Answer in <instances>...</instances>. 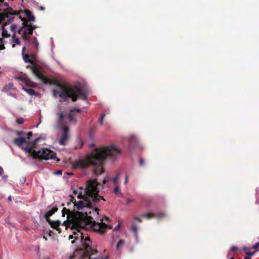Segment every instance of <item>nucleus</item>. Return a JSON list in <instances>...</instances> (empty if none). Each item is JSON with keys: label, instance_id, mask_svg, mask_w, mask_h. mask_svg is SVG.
Here are the masks:
<instances>
[{"label": "nucleus", "instance_id": "f257e3e1", "mask_svg": "<svg viewBox=\"0 0 259 259\" xmlns=\"http://www.w3.org/2000/svg\"><path fill=\"white\" fill-rule=\"evenodd\" d=\"M96 185L94 181H89L86 189V195L83 196L79 193L78 196L79 200L78 201H76L74 196L70 195V201L67 204L69 208H64L62 211L63 217H65L66 214H67V220L63 223L66 229L70 227L72 230L79 231L81 228V222L83 219L87 218V213L79 210H83L84 208H92L98 201L96 196L98 191Z\"/></svg>", "mask_w": 259, "mask_h": 259}, {"label": "nucleus", "instance_id": "f03ea898", "mask_svg": "<svg viewBox=\"0 0 259 259\" xmlns=\"http://www.w3.org/2000/svg\"><path fill=\"white\" fill-rule=\"evenodd\" d=\"M121 150L114 146L96 148L85 158L75 161L73 166L75 168H84L90 165L96 166L93 172L96 176L104 172L103 164L107 158L114 159L119 155Z\"/></svg>", "mask_w": 259, "mask_h": 259}, {"label": "nucleus", "instance_id": "7ed1b4c3", "mask_svg": "<svg viewBox=\"0 0 259 259\" xmlns=\"http://www.w3.org/2000/svg\"><path fill=\"white\" fill-rule=\"evenodd\" d=\"M42 80L46 83L56 85L60 88L61 91L53 90V91L54 96L58 95L61 98L60 102L65 101L67 98H71L72 101L75 102L78 97L82 100H87L88 97L86 92L79 87L76 85L68 86L62 83L59 80L52 77H45Z\"/></svg>", "mask_w": 259, "mask_h": 259}, {"label": "nucleus", "instance_id": "20e7f679", "mask_svg": "<svg viewBox=\"0 0 259 259\" xmlns=\"http://www.w3.org/2000/svg\"><path fill=\"white\" fill-rule=\"evenodd\" d=\"M83 229H80L79 231L73 232V235L75 236V240L80 239L82 242V248L80 249L83 250V252L81 255V258H84L85 257H89V259H97L99 257H91V256L96 254L98 251L95 249H92L90 245L91 242L90 238L89 236H87L84 238L83 233L81 231Z\"/></svg>", "mask_w": 259, "mask_h": 259}, {"label": "nucleus", "instance_id": "39448f33", "mask_svg": "<svg viewBox=\"0 0 259 259\" xmlns=\"http://www.w3.org/2000/svg\"><path fill=\"white\" fill-rule=\"evenodd\" d=\"M82 212L87 213V218H84V219H83V220L81 222V225L82 226L81 229H84L85 228V226L89 225L94 231L99 232L102 234L105 233L108 225L102 222L96 223V221H94L93 218L91 215H89L91 214L92 213H93V215H97L96 213H93L92 210L87 209Z\"/></svg>", "mask_w": 259, "mask_h": 259}, {"label": "nucleus", "instance_id": "423d86ee", "mask_svg": "<svg viewBox=\"0 0 259 259\" xmlns=\"http://www.w3.org/2000/svg\"><path fill=\"white\" fill-rule=\"evenodd\" d=\"M94 181L95 182H96V188L97 189V198L98 199V201L97 202L95 203V205H93V206L92 207V208H84L83 210H82L83 211L86 210L87 209H89V210H93V213H96V214H98V211H99V209L96 208V205L99 203V201H100V199H101L103 200H105L104 197L103 196H100L99 195V188H98V186L100 185V183L97 181V179H89L87 181V183H86V186H85V189H84V194H82V192L81 191H79V192H78V190H74L73 191V194L74 195H79V193H81V194L83 196H85L86 195V193H85V191H86V189L87 188V185H88V183L89 181ZM78 195H77L78 196Z\"/></svg>", "mask_w": 259, "mask_h": 259}, {"label": "nucleus", "instance_id": "0eeeda50", "mask_svg": "<svg viewBox=\"0 0 259 259\" xmlns=\"http://www.w3.org/2000/svg\"><path fill=\"white\" fill-rule=\"evenodd\" d=\"M23 22L24 32L22 34V38L25 41L29 40L30 38V35L33 33V30L37 28L36 25H33L31 24L28 23V21L24 18H22L21 16L19 17Z\"/></svg>", "mask_w": 259, "mask_h": 259}, {"label": "nucleus", "instance_id": "6e6552de", "mask_svg": "<svg viewBox=\"0 0 259 259\" xmlns=\"http://www.w3.org/2000/svg\"><path fill=\"white\" fill-rule=\"evenodd\" d=\"M37 154L38 155L37 159L38 158L45 160L55 159L56 156L55 152L48 148H44L41 151L39 150L38 151H37Z\"/></svg>", "mask_w": 259, "mask_h": 259}, {"label": "nucleus", "instance_id": "1a4fd4ad", "mask_svg": "<svg viewBox=\"0 0 259 259\" xmlns=\"http://www.w3.org/2000/svg\"><path fill=\"white\" fill-rule=\"evenodd\" d=\"M69 128L67 126H64L63 128V134L61 136L59 140V143L60 145H65L67 142V141L69 139Z\"/></svg>", "mask_w": 259, "mask_h": 259}, {"label": "nucleus", "instance_id": "9d476101", "mask_svg": "<svg viewBox=\"0 0 259 259\" xmlns=\"http://www.w3.org/2000/svg\"><path fill=\"white\" fill-rule=\"evenodd\" d=\"M22 149L28 154V157L32 156L33 159H37V157L38 156L37 151L33 149V147L27 146L26 147L22 148Z\"/></svg>", "mask_w": 259, "mask_h": 259}, {"label": "nucleus", "instance_id": "9b49d317", "mask_svg": "<svg viewBox=\"0 0 259 259\" xmlns=\"http://www.w3.org/2000/svg\"><path fill=\"white\" fill-rule=\"evenodd\" d=\"M41 67L36 64L32 70V72L39 79L43 80L45 76L41 71Z\"/></svg>", "mask_w": 259, "mask_h": 259}, {"label": "nucleus", "instance_id": "f8f14e48", "mask_svg": "<svg viewBox=\"0 0 259 259\" xmlns=\"http://www.w3.org/2000/svg\"><path fill=\"white\" fill-rule=\"evenodd\" d=\"M51 227L54 229H56L59 233L61 232V229L60 228V225L61 224V222L60 221L58 220L56 221H53L51 220H49V221H47Z\"/></svg>", "mask_w": 259, "mask_h": 259}, {"label": "nucleus", "instance_id": "ddd939ff", "mask_svg": "<svg viewBox=\"0 0 259 259\" xmlns=\"http://www.w3.org/2000/svg\"><path fill=\"white\" fill-rule=\"evenodd\" d=\"M13 143L17 146L21 147L23 144L26 143V141L25 137H20L15 138L13 140Z\"/></svg>", "mask_w": 259, "mask_h": 259}, {"label": "nucleus", "instance_id": "4468645a", "mask_svg": "<svg viewBox=\"0 0 259 259\" xmlns=\"http://www.w3.org/2000/svg\"><path fill=\"white\" fill-rule=\"evenodd\" d=\"M20 79L22 80L26 85L32 88L36 87L35 83L32 82L30 79L26 77H21Z\"/></svg>", "mask_w": 259, "mask_h": 259}, {"label": "nucleus", "instance_id": "2eb2a0df", "mask_svg": "<svg viewBox=\"0 0 259 259\" xmlns=\"http://www.w3.org/2000/svg\"><path fill=\"white\" fill-rule=\"evenodd\" d=\"M58 210V208L57 207H54L53 208H52L51 210L47 211L45 214V218L47 221H49V220H50V217L53 214H54L56 212H57Z\"/></svg>", "mask_w": 259, "mask_h": 259}, {"label": "nucleus", "instance_id": "dca6fc26", "mask_svg": "<svg viewBox=\"0 0 259 259\" xmlns=\"http://www.w3.org/2000/svg\"><path fill=\"white\" fill-rule=\"evenodd\" d=\"M25 14L28 19V22L29 21H34L35 20L34 16L32 14L31 12L28 10L25 11Z\"/></svg>", "mask_w": 259, "mask_h": 259}, {"label": "nucleus", "instance_id": "f3484780", "mask_svg": "<svg viewBox=\"0 0 259 259\" xmlns=\"http://www.w3.org/2000/svg\"><path fill=\"white\" fill-rule=\"evenodd\" d=\"M12 47L14 48L15 47V45H19L20 44V39L19 38L17 37L15 34H13L12 36Z\"/></svg>", "mask_w": 259, "mask_h": 259}, {"label": "nucleus", "instance_id": "a211bd4d", "mask_svg": "<svg viewBox=\"0 0 259 259\" xmlns=\"http://www.w3.org/2000/svg\"><path fill=\"white\" fill-rule=\"evenodd\" d=\"M57 115L58 116V122L60 124H62L65 118L64 114L62 112H59L57 113Z\"/></svg>", "mask_w": 259, "mask_h": 259}, {"label": "nucleus", "instance_id": "6ab92c4d", "mask_svg": "<svg viewBox=\"0 0 259 259\" xmlns=\"http://www.w3.org/2000/svg\"><path fill=\"white\" fill-rule=\"evenodd\" d=\"M6 24H4L2 27V35L5 37H9L10 36V34L8 33V31L5 28V26Z\"/></svg>", "mask_w": 259, "mask_h": 259}, {"label": "nucleus", "instance_id": "aec40b11", "mask_svg": "<svg viewBox=\"0 0 259 259\" xmlns=\"http://www.w3.org/2000/svg\"><path fill=\"white\" fill-rule=\"evenodd\" d=\"M114 192L117 196H122V194L121 192L119 187L117 185H116L114 189Z\"/></svg>", "mask_w": 259, "mask_h": 259}, {"label": "nucleus", "instance_id": "412c9836", "mask_svg": "<svg viewBox=\"0 0 259 259\" xmlns=\"http://www.w3.org/2000/svg\"><path fill=\"white\" fill-rule=\"evenodd\" d=\"M29 61H29V63H30V64H36L35 63L36 55L33 54L29 55Z\"/></svg>", "mask_w": 259, "mask_h": 259}, {"label": "nucleus", "instance_id": "4be33fe9", "mask_svg": "<svg viewBox=\"0 0 259 259\" xmlns=\"http://www.w3.org/2000/svg\"><path fill=\"white\" fill-rule=\"evenodd\" d=\"M68 118L69 120L71 121H74L75 118V115L74 113L73 112V111H71L68 114Z\"/></svg>", "mask_w": 259, "mask_h": 259}, {"label": "nucleus", "instance_id": "5701e85b", "mask_svg": "<svg viewBox=\"0 0 259 259\" xmlns=\"http://www.w3.org/2000/svg\"><path fill=\"white\" fill-rule=\"evenodd\" d=\"M142 217L149 219L151 218H154L155 217V215L152 213H148L142 214Z\"/></svg>", "mask_w": 259, "mask_h": 259}, {"label": "nucleus", "instance_id": "b1692460", "mask_svg": "<svg viewBox=\"0 0 259 259\" xmlns=\"http://www.w3.org/2000/svg\"><path fill=\"white\" fill-rule=\"evenodd\" d=\"M24 90L29 95H34L36 96L37 94L32 89H24Z\"/></svg>", "mask_w": 259, "mask_h": 259}, {"label": "nucleus", "instance_id": "393cba45", "mask_svg": "<svg viewBox=\"0 0 259 259\" xmlns=\"http://www.w3.org/2000/svg\"><path fill=\"white\" fill-rule=\"evenodd\" d=\"M17 29V25L14 24L11 25L10 30L13 32V34H15Z\"/></svg>", "mask_w": 259, "mask_h": 259}, {"label": "nucleus", "instance_id": "a878e982", "mask_svg": "<svg viewBox=\"0 0 259 259\" xmlns=\"http://www.w3.org/2000/svg\"><path fill=\"white\" fill-rule=\"evenodd\" d=\"M124 242L123 240L120 239L116 244V249H119L121 246L123 245Z\"/></svg>", "mask_w": 259, "mask_h": 259}, {"label": "nucleus", "instance_id": "bb28decb", "mask_svg": "<svg viewBox=\"0 0 259 259\" xmlns=\"http://www.w3.org/2000/svg\"><path fill=\"white\" fill-rule=\"evenodd\" d=\"M23 59L25 63H29V55L27 54H24L22 55Z\"/></svg>", "mask_w": 259, "mask_h": 259}, {"label": "nucleus", "instance_id": "cd10ccee", "mask_svg": "<svg viewBox=\"0 0 259 259\" xmlns=\"http://www.w3.org/2000/svg\"><path fill=\"white\" fill-rule=\"evenodd\" d=\"M131 230L133 232H134L136 234H137L138 228L135 224H132V227H131Z\"/></svg>", "mask_w": 259, "mask_h": 259}, {"label": "nucleus", "instance_id": "c85d7f7f", "mask_svg": "<svg viewBox=\"0 0 259 259\" xmlns=\"http://www.w3.org/2000/svg\"><path fill=\"white\" fill-rule=\"evenodd\" d=\"M5 49V47L4 46L3 38H2L0 39V51L3 50Z\"/></svg>", "mask_w": 259, "mask_h": 259}, {"label": "nucleus", "instance_id": "c756f323", "mask_svg": "<svg viewBox=\"0 0 259 259\" xmlns=\"http://www.w3.org/2000/svg\"><path fill=\"white\" fill-rule=\"evenodd\" d=\"M16 31H17L18 33H19V34H21V37H22L23 32H24L23 25H22V26L21 28H20L19 29L17 30Z\"/></svg>", "mask_w": 259, "mask_h": 259}, {"label": "nucleus", "instance_id": "7c9ffc66", "mask_svg": "<svg viewBox=\"0 0 259 259\" xmlns=\"http://www.w3.org/2000/svg\"><path fill=\"white\" fill-rule=\"evenodd\" d=\"M251 249H252V247L248 248L247 247H244L243 248V250L244 251V252L245 254H246V252L248 253V252H250Z\"/></svg>", "mask_w": 259, "mask_h": 259}, {"label": "nucleus", "instance_id": "2f4dec72", "mask_svg": "<svg viewBox=\"0 0 259 259\" xmlns=\"http://www.w3.org/2000/svg\"><path fill=\"white\" fill-rule=\"evenodd\" d=\"M252 248L256 251L259 250V241L255 243V245L252 247Z\"/></svg>", "mask_w": 259, "mask_h": 259}, {"label": "nucleus", "instance_id": "473e14b6", "mask_svg": "<svg viewBox=\"0 0 259 259\" xmlns=\"http://www.w3.org/2000/svg\"><path fill=\"white\" fill-rule=\"evenodd\" d=\"M31 65H27L26 66V68L27 69H30L31 71L32 70V69L34 68V67L35 66V65L36 64H30Z\"/></svg>", "mask_w": 259, "mask_h": 259}, {"label": "nucleus", "instance_id": "72a5a7b5", "mask_svg": "<svg viewBox=\"0 0 259 259\" xmlns=\"http://www.w3.org/2000/svg\"><path fill=\"white\" fill-rule=\"evenodd\" d=\"M105 116V115L104 114H102L101 116L100 121H99L101 125H103V120H104Z\"/></svg>", "mask_w": 259, "mask_h": 259}, {"label": "nucleus", "instance_id": "f704fd0d", "mask_svg": "<svg viewBox=\"0 0 259 259\" xmlns=\"http://www.w3.org/2000/svg\"><path fill=\"white\" fill-rule=\"evenodd\" d=\"M238 249H238V247H237L236 246H233L231 248V251L233 252H235V251H237Z\"/></svg>", "mask_w": 259, "mask_h": 259}, {"label": "nucleus", "instance_id": "c9c22d12", "mask_svg": "<svg viewBox=\"0 0 259 259\" xmlns=\"http://www.w3.org/2000/svg\"><path fill=\"white\" fill-rule=\"evenodd\" d=\"M18 124H21L23 123L24 120L22 118H18L16 120Z\"/></svg>", "mask_w": 259, "mask_h": 259}, {"label": "nucleus", "instance_id": "e433bc0d", "mask_svg": "<svg viewBox=\"0 0 259 259\" xmlns=\"http://www.w3.org/2000/svg\"><path fill=\"white\" fill-rule=\"evenodd\" d=\"M136 140V138L134 136H131L128 138V141L131 143L132 141H134Z\"/></svg>", "mask_w": 259, "mask_h": 259}, {"label": "nucleus", "instance_id": "4c0bfd02", "mask_svg": "<svg viewBox=\"0 0 259 259\" xmlns=\"http://www.w3.org/2000/svg\"><path fill=\"white\" fill-rule=\"evenodd\" d=\"M256 251H257L255 250H254V251H253V252L250 251V252H248H248H247H247H246V254H247V255L248 256H251L253 255H254V254L255 253V252Z\"/></svg>", "mask_w": 259, "mask_h": 259}, {"label": "nucleus", "instance_id": "58836bf2", "mask_svg": "<svg viewBox=\"0 0 259 259\" xmlns=\"http://www.w3.org/2000/svg\"><path fill=\"white\" fill-rule=\"evenodd\" d=\"M118 175H117L116 177H115L112 179V182H113L114 184L117 183V180H118Z\"/></svg>", "mask_w": 259, "mask_h": 259}, {"label": "nucleus", "instance_id": "ea45409f", "mask_svg": "<svg viewBox=\"0 0 259 259\" xmlns=\"http://www.w3.org/2000/svg\"><path fill=\"white\" fill-rule=\"evenodd\" d=\"M165 216V214L163 212H160L157 214V217L159 218H162Z\"/></svg>", "mask_w": 259, "mask_h": 259}, {"label": "nucleus", "instance_id": "a19ab883", "mask_svg": "<svg viewBox=\"0 0 259 259\" xmlns=\"http://www.w3.org/2000/svg\"><path fill=\"white\" fill-rule=\"evenodd\" d=\"M73 112H77V113H80L81 111L80 109L79 108H74L73 110H72Z\"/></svg>", "mask_w": 259, "mask_h": 259}, {"label": "nucleus", "instance_id": "79ce46f5", "mask_svg": "<svg viewBox=\"0 0 259 259\" xmlns=\"http://www.w3.org/2000/svg\"><path fill=\"white\" fill-rule=\"evenodd\" d=\"M32 44L36 47V48L38 47V42L36 41V39L32 41Z\"/></svg>", "mask_w": 259, "mask_h": 259}, {"label": "nucleus", "instance_id": "37998d69", "mask_svg": "<svg viewBox=\"0 0 259 259\" xmlns=\"http://www.w3.org/2000/svg\"><path fill=\"white\" fill-rule=\"evenodd\" d=\"M134 220L137 221L140 223H141L142 222V220L139 217H136L134 218Z\"/></svg>", "mask_w": 259, "mask_h": 259}, {"label": "nucleus", "instance_id": "c03bdc74", "mask_svg": "<svg viewBox=\"0 0 259 259\" xmlns=\"http://www.w3.org/2000/svg\"><path fill=\"white\" fill-rule=\"evenodd\" d=\"M120 224L119 223H118V224L114 228V231L118 230L120 228Z\"/></svg>", "mask_w": 259, "mask_h": 259}, {"label": "nucleus", "instance_id": "a18cd8bd", "mask_svg": "<svg viewBox=\"0 0 259 259\" xmlns=\"http://www.w3.org/2000/svg\"><path fill=\"white\" fill-rule=\"evenodd\" d=\"M16 133L19 136H21L23 134V132L21 131H17L16 132Z\"/></svg>", "mask_w": 259, "mask_h": 259}, {"label": "nucleus", "instance_id": "49530a36", "mask_svg": "<svg viewBox=\"0 0 259 259\" xmlns=\"http://www.w3.org/2000/svg\"><path fill=\"white\" fill-rule=\"evenodd\" d=\"M144 160L142 158H140V160H139V165L140 166H143L144 165Z\"/></svg>", "mask_w": 259, "mask_h": 259}, {"label": "nucleus", "instance_id": "de8ad7c7", "mask_svg": "<svg viewBox=\"0 0 259 259\" xmlns=\"http://www.w3.org/2000/svg\"><path fill=\"white\" fill-rule=\"evenodd\" d=\"M133 199H130V198H128V199H127V200L126 204H130V203H131L132 202H133Z\"/></svg>", "mask_w": 259, "mask_h": 259}, {"label": "nucleus", "instance_id": "09e8293b", "mask_svg": "<svg viewBox=\"0 0 259 259\" xmlns=\"http://www.w3.org/2000/svg\"><path fill=\"white\" fill-rule=\"evenodd\" d=\"M32 136V132H30L27 133V136H28V139H30V137H31Z\"/></svg>", "mask_w": 259, "mask_h": 259}, {"label": "nucleus", "instance_id": "8fccbe9b", "mask_svg": "<svg viewBox=\"0 0 259 259\" xmlns=\"http://www.w3.org/2000/svg\"><path fill=\"white\" fill-rule=\"evenodd\" d=\"M4 172V170L2 167L0 166V176H1Z\"/></svg>", "mask_w": 259, "mask_h": 259}, {"label": "nucleus", "instance_id": "3c124183", "mask_svg": "<svg viewBox=\"0 0 259 259\" xmlns=\"http://www.w3.org/2000/svg\"><path fill=\"white\" fill-rule=\"evenodd\" d=\"M79 189L80 190V191H81L82 192V191L84 192L85 188L84 189L83 187H79ZM83 194H84V192L83 193Z\"/></svg>", "mask_w": 259, "mask_h": 259}, {"label": "nucleus", "instance_id": "603ef678", "mask_svg": "<svg viewBox=\"0 0 259 259\" xmlns=\"http://www.w3.org/2000/svg\"><path fill=\"white\" fill-rule=\"evenodd\" d=\"M56 175H61L62 174V171L61 170H58L57 171L55 172Z\"/></svg>", "mask_w": 259, "mask_h": 259}, {"label": "nucleus", "instance_id": "864d4df0", "mask_svg": "<svg viewBox=\"0 0 259 259\" xmlns=\"http://www.w3.org/2000/svg\"><path fill=\"white\" fill-rule=\"evenodd\" d=\"M25 50H26V47H23L22 50V55L25 54L24 52L25 51Z\"/></svg>", "mask_w": 259, "mask_h": 259}, {"label": "nucleus", "instance_id": "5fc2aeb1", "mask_svg": "<svg viewBox=\"0 0 259 259\" xmlns=\"http://www.w3.org/2000/svg\"><path fill=\"white\" fill-rule=\"evenodd\" d=\"M39 140L38 138L36 139L33 142V147H35V142H37L38 140Z\"/></svg>", "mask_w": 259, "mask_h": 259}, {"label": "nucleus", "instance_id": "6e6d98bb", "mask_svg": "<svg viewBox=\"0 0 259 259\" xmlns=\"http://www.w3.org/2000/svg\"><path fill=\"white\" fill-rule=\"evenodd\" d=\"M127 176H126L125 177V178H124V184H126V183H127Z\"/></svg>", "mask_w": 259, "mask_h": 259}, {"label": "nucleus", "instance_id": "4d7b16f0", "mask_svg": "<svg viewBox=\"0 0 259 259\" xmlns=\"http://www.w3.org/2000/svg\"><path fill=\"white\" fill-rule=\"evenodd\" d=\"M73 238H75V236L74 237L73 235H70L69 236V239L70 240V239H73Z\"/></svg>", "mask_w": 259, "mask_h": 259}, {"label": "nucleus", "instance_id": "13d9d810", "mask_svg": "<svg viewBox=\"0 0 259 259\" xmlns=\"http://www.w3.org/2000/svg\"><path fill=\"white\" fill-rule=\"evenodd\" d=\"M39 10L41 11H44L45 10V8L42 6L39 7Z\"/></svg>", "mask_w": 259, "mask_h": 259}, {"label": "nucleus", "instance_id": "bf43d9fd", "mask_svg": "<svg viewBox=\"0 0 259 259\" xmlns=\"http://www.w3.org/2000/svg\"><path fill=\"white\" fill-rule=\"evenodd\" d=\"M108 258H109V256L108 255H106L104 257H101V259H108Z\"/></svg>", "mask_w": 259, "mask_h": 259}, {"label": "nucleus", "instance_id": "052dcab7", "mask_svg": "<svg viewBox=\"0 0 259 259\" xmlns=\"http://www.w3.org/2000/svg\"><path fill=\"white\" fill-rule=\"evenodd\" d=\"M244 259H251L249 256H245Z\"/></svg>", "mask_w": 259, "mask_h": 259}, {"label": "nucleus", "instance_id": "680f3d73", "mask_svg": "<svg viewBox=\"0 0 259 259\" xmlns=\"http://www.w3.org/2000/svg\"><path fill=\"white\" fill-rule=\"evenodd\" d=\"M106 182H107V181L106 180H104L103 181V183L104 184L106 183Z\"/></svg>", "mask_w": 259, "mask_h": 259}, {"label": "nucleus", "instance_id": "e2e57ef3", "mask_svg": "<svg viewBox=\"0 0 259 259\" xmlns=\"http://www.w3.org/2000/svg\"><path fill=\"white\" fill-rule=\"evenodd\" d=\"M75 240H73L71 241V243L74 244L75 243Z\"/></svg>", "mask_w": 259, "mask_h": 259}, {"label": "nucleus", "instance_id": "0e129e2a", "mask_svg": "<svg viewBox=\"0 0 259 259\" xmlns=\"http://www.w3.org/2000/svg\"><path fill=\"white\" fill-rule=\"evenodd\" d=\"M73 256H70V258H72Z\"/></svg>", "mask_w": 259, "mask_h": 259}, {"label": "nucleus", "instance_id": "69168bd1", "mask_svg": "<svg viewBox=\"0 0 259 259\" xmlns=\"http://www.w3.org/2000/svg\"><path fill=\"white\" fill-rule=\"evenodd\" d=\"M230 259H235L233 257H231Z\"/></svg>", "mask_w": 259, "mask_h": 259}, {"label": "nucleus", "instance_id": "338daca9", "mask_svg": "<svg viewBox=\"0 0 259 259\" xmlns=\"http://www.w3.org/2000/svg\"><path fill=\"white\" fill-rule=\"evenodd\" d=\"M64 203H62V206H64Z\"/></svg>", "mask_w": 259, "mask_h": 259}, {"label": "nucleus", "instance_id": "774afa93", "mask_svg": "<svg viewBox=\"0 0 259 259\" xmlns=\"http://www.w3.org/2000/svg\"><path fill=\"white\" fill-rule=\"evenodd\" d=\"M0 1H1V2H3L4 0H0Z\"/></svg>", "mask_w": 259, "mask_h": 259}]
</instances>
